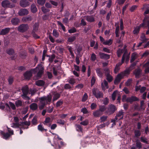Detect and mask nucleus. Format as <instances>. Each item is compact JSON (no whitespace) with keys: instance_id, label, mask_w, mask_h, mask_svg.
Wrapping results in <instances>:
<instances>
[{"instance_id":"29","label":"nucleus","mask_w":149,"mask_h":149,"mask_svg":"<svg viewBox=\"0 0 149 149\" xmlns=\"http://www.w3.org/2000/svg\"><path fill=\"white\" fill-rule=\"evenodd\" d=\"M36 84L38 86H42L45 84V82L42 80H39L36 81Z\"/></svg>"},{"instance_id":"27","label":"nucleus","mask_w":149,"mask_h":149,"mask_svg":"<svg viewBox=\"0 0 149 149\" xmlns=\"http://www.w3.org/2000/svg\"><path fill=\"white\" fill-rule=\"evenodd\" d=\"M30 107L32 110H35L38 108V106L36 103H33L30 105Z\"/></svg>"},{"instance_id":"28","label":"nucleus","mask_w":149,"mask_h":149,"mask_svg":"<svg viewBox=\"0 0 149 149\" xmlns=\"http://www.w3.org/2000/svg\"><path fill=\"white\" fill-rule=\"evenodd\" d=\"M0 133L1 134L3 135V138L5 139H7L10 136V134H8V133H5L2 131H1Z\"/></svg>"},{"instance_id":"56","label":"nucleus","mask_w":149,"mask_h":149,"mask_svg":"<svg viewBox=\"0 0 149 149\" xmlns=\"http://www.w3.org/2000/svg\"><path fill=\"white\" fill-rule=\"evenodd\" d=\"M125 55L124 60L125 59L126 61L127 62L129 61V56L128 55L126 54V52H125L123 56Z\"/></svg>"},{"instance_id":"2","label":"nucleus","mask_w":149,"mask_h":149,"mask_svg":"<svg viewBox=\"0 0 149 149\" xmlns=\"http://www.w3.org/2000/svg\"><path fill=\"white\" fill-rule=\"evenodd\" d=\"M52 98V96L51 95L40 97V102L41 104V105L39 106V109H43L45 104L46 103H47L48 102H51Z\"/></svg>"},{"instance_id":"33","label":"nucleus","mask_w":149,"mask_h":149,"mask_svg":"<svg viewBox=\"0 0 149 149\" xmlns=\"http://www.w3.org/2000/svg\"><path fill=\"white\" fill-rule=\"evenodd\" d=\"M96 72L97 75L100 77H101L102 75V69L98 68L96 70Z\"/></svg>"},{"instance_id":"6","label":"nucleus","mask_w":149,"mask_h":149,"mask_svg":"<svg viewBox=\"0 0 149 149\" xmlns=\"http://www.w3.org/2000/svg\"><path fill=\"white\" fill-rule=\"evenodd\" d=\"M1 5L4 8H13L15 7V5L13 4H11V3L8 0H5L3 1L1 3Z\"/></svg>"},{"instance_id":"1","label":"nucleus","mask_w":149,"mask_h":149,"mask_svg":"<svg viewBox=\"0 0 149 149\" xmlns=\"http://www.w3.org/2000/svg\"><path fill=\"white\" fill-rule=\"evenodd\" d=\"M44 67L41 64H39L35 68L27 71L24 74V76L26 79H29L32 76V73L36 74L37 72L36 76L34 77V79L36 80L41 77L44 72Z\"/></svg>"},{"instance_id":"40","label":"nucleus","mask_w":149,"mask_h":149,"mask_svg":"<svg viewBox=\"0 0 149 149\" xmlns=\"http://www.w3.org/2000/svg\"><path fill=\"white\" fill-rule=\"evenodd\" d=\"M37 116H35L32 120L31 122L32 124L34 125H36L37 124Z\"/></svg>"},{"instance_id":"49","label":"nucleus","mask_w":149,"mask_h":149,"mask_svg":"<svg viewBox=\"0 0 149 149\" xmlns=\"http://www.w3.org/2000/svg\"><path fill=\"white\" fill-rule=\"evenodd\" d=\"M123 52V51L122 49H119L117 51V54L118 56V57H120Z\"/></svg>"},{"instance_id":"55","label":"nucleus","mask_w":149,"mask_h":149,"mask_svg":"<svg viewBox=\"0 0 149 149\" xmlns=\"http://www.w3.org/2000/svg\"><path fill=\"white\" fill-rule=\"evenodd\" d=\"M107 117L106 116H103L100 118L101 122H104L105 121L107 118Z\"/></svg>"},{"instance_id":"12","label":"nucleus","mask_w":149,"mask_h":149,"mask_svg":"<svg viewBox=\"0 0 149 149\" xmlns=\"http://www.w3.org/2000/svg\"><path fill=\"white\" fill-rule=\"evenodd\" d=\"M29 11L26 8H23L20 10L18 12V14L21 16H24L28 14Z\"/></svg>"},{"instance_id":"21","label":"nucleus","mask_w":149,"mask_h":149,"mask_svg":"<svg viewBox=\"0 0 149 149\" xmlns=\"http://www.w3.org/2000/svg\"><path fill=\"white\" fill-rule=\"evenodd\" d=\"M10 30V28H6L4 29H2L1 31L0 34L1 35H5L7 34Z\"/></svg>"},{"instance_id":"53","label":"nucleus","mask_w":149,"mask_h":149,"mask_svg":"<svg viewBox=\"0 0 149 149\" xmlns=\"http://www.w3.org/2000/svg\"><path fill=\"white\" fill-rule=\"evenodd\" d=\"M132 81V80L131 79H128L125 83V85L127 86H129L131 83Z\"/></svg>"},{"instance_id":"22","label":"nucleus","mask_w":149,"mask_h":149,"mask_svg":"<svg viewBox=\"0 0 149 149\" xmlns=\"http://www.w3.org/2000/svg\"><path fill=\"white\" fill-rule=\"evenodd\" d=\"M93 114L94 116L99 117L102 114V113L98 110L93 112Z\"/></svg>"},{"instance_id":"10","label":"nucleus","mask_w":149,"mask_h":149,"mask_svg":"<svg viewBox=\"0 0 149 149\" xmlns=\"http://www.w3.org/2000/svg\"><path fill=\"white\" fill-rule=\"evenodd\" d=\"M23 95L22 96L23 98L27 97V95L28 93L29 89L27 86H25L22 88Z\"/></svg>"},{"instance_id":"23","label":"nucleus","mask_w":149,"mask_h":149,"mask_svg":"<svg viewBox=\"0 0 149 149\" xmlns=\"http://www.w3.org/2000/svg\"><path fill=\"white\" fill-rule=\"evenodd\" d=\"M12 23L14 25L17 24L19 22V19L17 18H15L12 19L11 20Z\"/></svg>"},{"instance_id":"31","label":"nucleus","mask_w":149,"mask_h":149,"mask_svg":"<svg viewBox=\"0 0 149 149\" xmlns=\"http://www.w3.org/2000/svg\"><path fill=\"white\" fill-rule=\"evenodd\" d=\"M52 120L49 117L46 118L45 121L43 122V123L45 125H47V124L50 123L52 122Z\"/></svg>"},{"instance_id":"36","label":"nucleus","mask_w":149,"mask_h":149,"mask_svg":"<svg viewBox=\"0 0 149 149\" xmlns=\"http://www.w3.org/2000/svg\"><path fill=\"white\" fill-rule=\"evenodd\" d=\"M141 40L143 42H144L146 41L148 39L146 38L145 34L142 33L141 36Z\"/></svg>"},{"instance_id":"59","label":"nucleus","mask_w":149,"mask_h":149,"mask_svg":"<svg viewBox=\"0 0 149 149\" xmlns=\"http://www.w3.org/2000/svg\"><path fill=\"white\" fill-rule=\"evenodd\" d=\"M8 81L9 84H11L13 82V78L12 77H9L8 79Z\"/></svg>"},{"instance_id":"11","label":"nucleus","mask_w":149,"mask_h":149,"mask_svg":"<svg viewBox=\"0 0 149 149\" xmlns=\"http://www.w3.org/2000/svg\"><path fill=\"white\" fill-rule=\"evenodd\" d=\"M124 57L125 55H124L123 56L122 60H121V63H120L118 64H117L115 67L114 71L115 73H116L119 70L120 68L119 67L123 63L124 61Z\"/></svg>"},{"instance_id":"57","label":"nucleus","mask_w":149,"mask_h":149,"mask_svg":"<svg viewBox=\"0 0 149 149\" xmlns=\"http://www.w3.org/2000/svg\"><path fill=\"white\" fill-rule=\"evenodd\" d=\"M126 0H117L116 2L119 5L123 4Z\"/></svg>"},{"instance_id":"32","label":"nucleus","mask_w":149,"mask_h":149,"mask_svg":"<svg viewBox=\"0 0 149 149\" xmlns=\"http://www.w3.org/2000/svg\"><path fill=\"white\" fill-rule=\"evenodd\" d=\"M113 42V40L111 39L108 40H106L103 42V44L105 45H111Z\"/></svg>"},{"instance_id":"35","label":"nucleus","mask_w":149,"mask_h":149,"mask_svg":"<svg viewBox=\"0 0 149 149\" xmlns=\"http://www.w3.org/2000/svg\"><path fill=\"white\" fill-rule=\"evenodd\" d=\"M136 146L137 148L140 149L142 148V143L138 140L136 141Z\"/></svg>"},{"instance_id":"41","label":"nucleus","mask_w":149,"mask_h":149,"mask_svg":"<svg viewBox=\"0 0 149 149\" xmlns=\"http://www.w3.org/2000/svg\"><path fill=\"white\" fill-rule=\"evenodd\" d=\"M7 53L10 55L13 54L14 53V51L13 49H8L6 51Z\"/></svg>"},{"instance_id":"48","label":"nucleus","mask_w":149,"mask_h":149,"mask_svg":"<svg viewBox=\"0 0 149 149\" xmlns=\"http://www.w3.org/2000/svg\"><path fill=\"white\" fill-rule=\"evenodd\" d=\"M41 9L43 12L44 13H46L49 11V9L46 8L44 6L42 7Z\"/></svg>"},{"instance_id":"51","label":"nucleus","mask_w":149,"mask_h":149,"mask_svg":"<svg viewBox=\"0 0 149 149\" xmlns=\"http://www.w3.org/2000/svg\"><path fill=\"white\" fill-rule=\"evenodd\" d=\"M88 97V96L87 95V94L86 93H85L82 99V101L83 102H84L86 101L87 100Z\"/></svg>"},{"instance_id":"54","label":"nucleus","mask_w":149,"mask_h":149,"mask_svg":"<svg viewBox=\"0 0 149 149\" xmlns=\"http://www.w3.org/2000/svg\"><path fill=\"white\" fill-rule=\"evenodd\" d=\"M97 107V104L94 103H93L91 105V109H95Z\"/></svg>"},{"instance_id":"8","label":"nucleus","mask_w":149,"mask_h":149,"mask_svg":"<svg viewBox=\"0 0 149 149\" xmlns=\"http://www.w3.org/2000/svg\"><path fill=\"white\" fill-rule=\"evenodd\" d=\"M146 21V17H145L142 24H140L139 26H137L135 28L133 31L134 34H138L140 28L141 27H143L145 26V23Z\"/></svg>"},{"instance_id":"45","label":"nucleus","mask_w":149,"mask_h":149,"mask_svg":"<svg viewBox=\"0 0 149 149\" xmlns=\"http://www.w3.org/2000/svg\"><path fill=\"white\" fill-rule=\"evenodd\" d=\"M53 35L54 36L57 38L59 36V33L56 29H54L53 31Z\"/></svg>"},{"instance_id":"62","label":"nucleus","mask_w":149,"mask_h":149,"mask_svg":"<svg viewBox=\"0 0 149 149\" xmlns=\"http://www.w3.org/2000/svg\"><path fill=\"white\" fill-rule=\"evenodd\" d=\"M60 143L59 142H58L57 143H55V146L56 148L58 149L61 148V146L60 145Z\"/></svg>"},{"instance_id":"63","label":"nucleus","mask_w":149,"mask_h":149,"mask_svg":"<svg viewBox=\"0 0 149 149\" xmlns=\"http://www.w3.org/2000/svg\"><path fill=\"white\" fill-rule=\"evenodd\" d=\"M55 58V55H52L49 57V62H52L54 60V59Z\"/></svg>"},{"instance_id":"58","label":"nucleus","mask_w":149,"mask_h":149,"mask_svg":"<svg viewBox=\"0 0 149 149\" xmlns=\"http://www.w3.org/2000/svg\"><path fill=\"white\" fill-rule=\"evenodd\" d=\"M57 22L58 24L60 25L61 26L62 29L64 31H65V27L62 24V23L59 21H57Z\"/></svg>"},{"instance_id":"19","label":"nucleus","mask_w":149,"mask_h":149,"mask_svg":"<svg viewBox=\"0 0 149 149\" xmlns=\"http://www.w3.org/2000/svg\"><path fill=\"white\" fill-rule=\"evenodd\" d=\"M32 19L31 16H28L27 17H23L22 19L23 22H26L31 21Z\"/></svg>"},{"instance_id":"25","label":"nucleus","mask_w":149,"mask_h":149,"mask_svg":"<svg viewBox=\"0 0 149 149\" xmlns=\"http://www.w3.org/2000/svg\"><path fill=\"white\" fill-rule=\"evenodd\" d=\"M38 129L41 132L44 131L46 132L47 131V129H45L43 126V125L41 124H40L38 126Z\"/></svg>"},{"instance_id":"16","label":"nucleus","mask_w":149,"mask_h":149,"mask_svg":"<svg viewBox=\"0 0 149 149\" xmlns=\"http://www.w3.org/2000/svg\"><path fill=\"white\" fill-rule=\"evenodd\" d=\"M139 100V99L134 96H132L130 97H127V102L131 103L133 102Z\"/></svg>"},{"instance_id":"7","label":"nucleus","mask_w":149,"mask_h":149,"mask_svg":"<svg viewBox=\"0 0 149 149\" xmlns=\"http://www.w3.org/2000/svg\"><path fill=\"white\" fill-rule=\"evenodd\" d=\"M116 109V107L113 104H111L109 106L106 112L108 114L110 115L113 113Z\"/></svg>"},{"instance_id":"64","label":"nucleus","mask_w":149,"mask_h":149,"mask_svg":"<svg viewBox=\"0 0 149 149\" xmlns=\"http://www.w3.org/2000/svg\"><path fill=\"white\" fill-rule=\"evenodd\" d=\"M137 7L136 5L133 6L130 8V10L131 12H133L137 8Z\"/></svg>"},{"instance_id":"38","label":"nucleus","mask_w":149,"mask_h":149,"mask_svg":"<svg viewBox=\"0 0 149 149\" xmlns=\"http://www.w3.org/2000/svg\"><path fill=\"white\" fill-rule=\"evenodd\" d=\"M76 38L75 36H71L68 38V42H73L76 39Z\"/></svg>"},{"instance_id":"46","label":"nucleus","mask_w":149,"mask_h":149,"mask_svg":"<svg viewBox=\"0 0 149 149\" xmlns=\"http://www.w3.org/2000/svg\"><path fill=\"white\" fill-rule=\"evenodd\" d=\"M96 58V55L93 53L92 54L91 56V61H94L95 60Z\"/></svg>"},{"instance_id":"42","label":"nucleus","mask_w":149,"mask_h":149,"mask_svg":"<svg viewBox=\"0 0 149 149\" xmlns=\"http://www.w3.org/2000/svg\"><path fill=\"white\" fill-rule=\"evenodd\" d=\"M68 82L70 84L73 85L75 83V79L73 77L70 78L68 80Z\"/></svg>"},{"instance_id":"4","label":"nucleus","mask_w":149,"mask_h":149,"mask_svg":"<svg viewBox=\"0 0 149 149\" xmlns=\"http://www.w3.org/2000/svg\"><path fill=\"white\" fill-rule=\"evenodd\" d=\"M29 28V26L28 24H22L18 27L17 30L20 32L24 33L27 31Z\"/></svg>"},{"instance_id":"61","label":"nucleus","mask_w":149,"mask_h":149,"mask_svg":"<svg viewBox=\"0 0 149 149\" xmlns=\"http://www.w3.org/2000/svg\"><path fill=\"white\" fill-rule=\"evenodd\" d=\"M57 123L59 124L64 125L65 124V121L61 119H59L57 120Z\"/></svg>"},{"instance_id":"34","label":"nucleus","mask_w":149,"mask_h":149,"mask_svg":"<svg viewBox=\"0 0 149 149\" xmlns=\"http://www.w3.org/2000/svg\"><path fill=\"white\" fill-rule=\"evenodd\" d=\"M145 17H146V21L145 23V25L146 24H147L148 28V30L146 31V34H148L149 33V21H148V19L149 17L146 16Z\"/></svg>"},{"instance_id":"13","label":"nucleus","mask_w":149,"mask_h":149,"mask_svg":"<svg viewBox=\"0 0 149 149\" xmlns=\"http://www.w3.org/2000/svg\"><path fill=\"white\" fill-rule=\"evenodd\" d=\"M19 4L21 7L25 8L29 6L30 3L26 0H22L20 1Z\"/></svg>"},{"instance_id":"43","label":"nucleus","mask_w":149,"mask_h":149,"mask_svg":"<svg viewBox=\"0 0 149 149\" xmlns=\"http://www.w3.org/2000/svg\"><path fill=\"white\" fill-rule=\"evenodd\" d=\"M118 93V91H114L112 95V100L114 101L115 100L116 96Z\"/></svg>"},{"instance_id":"37","label":"nucleus","mask_w":149,"mask_h":149,"mask_svg":"<svg viewBox=\"0 0 149 149\" xmlns=\"http://www.w3.org/2000/svg\"><path fill=\"white\" fill-rule=\"evenodd\" d=\"M141 141L146 144L148 143V141L147 138L143 136H141L140 138Z\"/></svg>"},{"instance_id":"3","label":"nucleus","mask_w":149,"mask_h":149,"mask_svg":"<svg viewBox=\"0 0 149 149\" xmlns=\"http://www.w3.org/2000/svg\"><path fill=\"white\" fill-rule=\"evenodd\" d=\"M130 73V70L127 69L118 74L115 80L114 84H117L124 76L128 75Z\"/></svg>"},{"instance_id":"26","label":"nucleus","mask_w":149,"mask_h":149,"mask_svg":"<svg viewBox=\"0 0 149 149\" xmlns=\"http://www.w3.org/2000/svg\"><path fill=\"white\" fill-rule=\"evenodd\" d=\"M138 57L137 54L134 53H133L131 56V59L130 60L131 62H133Z\"/></svg>"},{"instance_id":"9","label":"nucleus","mask_w":149,"mask_h":149,"mask_svg":"<svg viewBox=\"0 0 149 149\" xmlns=\"http://www.w3.org/2000/svg\"><path fill=\"white\" fill-rule=\"evenodd\" d=\"M104 71L107 77V79L109 82H111L113 80V78L111 76L110 74V71L108 68L105 69Z\"/></svg>"},{"instance_id":"30","label":"nucleus","mask_w":149,"mask_h":149,"mask_svg":"<svg viewBox=\"0 0 149 149\" xmlns=\"http://www.w3.org/2000/svg\"><path fill=\"white\" fill-rule=\"evenodd\" d=\"M141 70L140 69L136 70L134 72V74H135L136 77H139L141 73Z\"/></svg>"},{"instance_id":"60","label":"nucleus","mask_w":149,"mask_h":149,"mask_svg":"<svg viewBox=\"0 0 149 149\" xmlns=\"http://www.w3.org/2000/svg\"><path fill=\"white\" fill-rule=\"evenodd\" d=\"M76 29L74 28H73L68 30V32L70 33H74L76 32Z\"/></svg>"},{"instance_id":"47","label":"nucleus","mask_w":149,"mask_h":149,"mask_svg":"<svg viewBox=\"0 0 149 149\" xmlns=\"http://www.w3.org/2000/svg\"><path fill=\"white\" fill-rule=\"evenodd\" d=\"M60 97V95L59 93H56L54 95L53 98V101H54L57 100Z\"/></svg>"},{"instance_id":"20","label":"nucleus","mask_w":149,"mask_h":149,"mask_svg":"<svg viewBox=\"0 0 149 149\" xmlns=\"http://www.w3.org/2000/svg\"><path fill=\"white\" fill-rule=\"evenodd\" d=\"M123 113L122 111H120L116 116L115 117L116 120H120L122 119L123 117Z\"/></svg>"},{"instance_id":"14","label":"nucleus","mask_w":149,"mask_h":149,"mask_svg":"<svg viewBox=\"0 0 149 149\" xmlns=\"http://www.w3.org/2000/svg\"><path fill=\"white\" fill-rule=\"evenodd\" d=\"M100 57L102 59H108L110 58V55L109 54L100 52L99 53Z\"/></svg>"},{"instance_id":"44","label":"nucleus","mask_w":149,"mask_h":149,"mask_svg":"<svg viewBox=\"0 0 149 149\" xmlns=\"http://www.w3.org/2000/svg\"><path fill=\"white\" fill-rule=\"evenodd\" d=\"M135 136V137L139 136L141 134V133L140 131L138 130H135L134 131Z\"/></svg>"},{"instance_id":"24","label":"nucleus","mask_w":149,"mask_h":149,"mask_svg":"<svg viewBox=\"0 0 149 149\" xmlns=\"http://www.w3.org/2000/svg\"><path fill=\"white\" fill-rule=\"evenodd\" d=\"M31 10L33 13H35L37 11V9L34 4H33L31 5Z\"/></svg>"},{"instance_id":"50","label":"nucleus","mask_w":149,"mask_h":149,"mask_svg":"<svg viewBox=\"0 0 149 149\" xmlns=\"http://www.w3.org/2000/svg\"><path fill=\"white\" fill-rule=\"evenodd\" d=\"M106 107L104 106H101L99 107V110L102 113V112L104 111L106 109Z\"/></svg>"},{"instance_id":"18","label":"nucleus","mask_w":149,"mask_h":149,"mask_svg":"<svg viewBox=\"0 0 149 149\" xmlns=\"http://www.w3.org/2000/svg\"><path fill=\"white\" fill-rule=\"evenodd\" d=\"M101 85L103 90L104 91L106 89L108 88V83L105 80H104L103 82L102 83Z\"/></svg>"},{"instance_id":"5","label":"nucleus","mask_w":149,"mask_h":149,"mask_svg":"<svg viewBox=\"0 0 149 149\" xmlns=\"http://www.w3.org/2000/svg\"><path fill=\"white\" fill-rule=\"evenodd\" d=\"M92 92L93 95L97 98H99L103 97V93L97 89L93 88L92 89Z\"/></svg>"},{"instance_id":"39","label":"nucleus","mask_w":149,"mask_h":149,"mask_svg":"<svg viewBox=\"0 0 149 149\" xmlns=\"http://www.w3.org/2000/svg\"><path fill=\"white\" fill-rule=\"evenodd\" d=\"M15 104L17 107L21 106L22 105V102L20 100H18L15 102Z\"/></svg>"},{"instance_id":"52","label":"nucleus","mask_w":149,"mask_h":149,"mask_svg":"<svg viewBox=\"0 0 149 149\" xmlns=\"http://www.w3.org/2000/svg\"><path fill=\"white\" fill-rule=\"evenodd\" d=\"M46 0H37L38 3L40 5H43L45 3Z\"/></svg>"},{"instance_id":"15","label":"nucleus","mask_w":149,"mask_h":149,"mask_svg":"<svg viewBox=\"0 0 149 149\" xmlns=\"http://www.w3.org/2000/svg\"><path fill=\"white\" fill-rule=\"evenodd\" d=\"M83 18L89 22H92L95 21L94 17L92 15H86L84 16Z\"/></svg>"},{"instance_id":"17","label":"nucleus","mask_w":149,"mask_h":149,"mask_svg":"<svg viewBox=\"0 0 149 149\" xmlns=\"http://www.w3.org/2000/svg\"><path fill=\"white\" fill-rule=\"evenodd\" d=\"M143 67L145 68V71L146 73L149 72V58L147 62L144 65Z\"/></svg>"}]
</instances>
